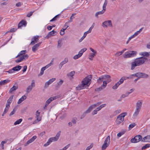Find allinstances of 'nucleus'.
<instances>
[{"label":"nucleus","mask_w":150,"mask_h":150,"mask_svg":"<svg viewBox=\"0 0 150 150\" xmlns=\"http://www.w3.org/2000/svg\"><path fill=\"white\" fill-rule=\"evenodd\" d=\"M142 136L140 135H137L135 136L134 138L131 139L130 141L132 143H137L139 142L140 141H142Z\"/></svg>","instance_id":"423d86ee"},{"label":"nucleus","mask_w":150,"mask_h":150,"mask_svg":"<svg viewBox=\"0 0 150 150\" xmlns=\"http://www.w3.org/2000/svg\"><path fill=\"white\" fill-rule=\"evenodd\" d=\"M107 83H106V81H103V84L102 85V86H103V88H105L107 85Z\"/></svg>","instance_id":"6e6d98bb"},{"label":"nucleus","mask_w":150,"mask_h":150,"mask_svg":"<svg viewBox=\"0 0 150 150\" xmlns=\"http://www.w3.org/2000/svg\"><path fill=\"white\" fill-rule=\"evenodd\" d=\"M26 97L24 95L22 96L18 100V104H19L21 103L22 101L26 99Z\"/></svg>","instance_id":"6ab92c4d"},{"label":"nucleus","mask_w":150,"mask_h":150,"mask_svg":"<svg viewBox=\"0 0 150 150\" xmlns=\"http://www.w3.org/2000/svg\"><path fill=\"white\" fill-rule=\"evenodd\" d=\"M55 79H56L55 78H53L50 79L47 82H46L45 84V86L44 87L45 88H47L48 86L49 85L52 83L54 81H55Z\"/></svg>","instance_id":"4468645a"},{"label":"nucleus","mask_w":150,"mask_h":150,"mask_svg":"<svg viewBox=\"0 0 150 150\" xmlns=\"http://www.w3.org/2000/svg\"><path fill=\"white\" fill-rule=\"evenodd\" d=\"M13 96L12 95L7 100V102L9 103H11L12 101V100L13 98Z\"/></svg>","instance_id":"4c0bfd02"},{"label":"nucleus","mask_w":150,"mask_h":150,"mask_svg":"<svg viewBox=\"0 0 150 150\" xmlns=\"http://www.w3.org/2000/svg\"><path fill=\"white\" fill-rule=\"evenodd\" d=\"M77 119L76 118H74L72 119L71 121L74 124H75L76 122Z\"/></svg>","instance_id":"e2e57ef3"},{"label":"nucleus","mask_w":150,"mask_h":150,"mask_svg":"<svg viewBox=\"0 0 150 150\" xmlns=\"http://www.w3.org/2000/svg\"><path fill=\"white\" fill-rule=\"evenodd\" d=\"M140 110L135 109L133 115V118H136L138 115Z\"/></svg>","instance_id":"aec40b11"},{"label":"nucleus","mask_w":150,"mask_h":150,"mask_svg":"<svg viewBox=\"0 0 150 150\" xmlns=\"http://www.w3.org/2000/svg\"><path fill=\"white\" fill-rule=\"evenodd\" d=\"M59 97V96H57L52 97L49 98L46 102L45 103V107H46L51 102L58 98Z\"/></svg>","instance_id":"0eeeda50"},{"label":"nucleus","mask_w":150,"mask_h":150,"mask_svg":"<svg viewBox=\"0 0 150 150\" xmlns=\"http://www.w3.org/2000/svg\"><path fill=\"white\" fill-rule=\"evenodd\" d=\"M16 111V109H13V111L12 112H11L10 113V114L9 115L10 116H11L12 115H13L15 113Z\"/></svg>","instance_id":"8fccbe9b"},{"label":"nucleus","mask_w":150,"mask_h":150,"mask_svg":"<svg viewBox=\"0 0 150 150\" xmlns=\"http://www.w3.org/2000/svg\"><path fill=\"white\" fill-rule=\"evenodd\" d=\"M21 66L19 65H17L13 68V70L14 71H17L20 70L21 68Z\"/></svg>","instance_id":"393cba45"},{"label":"nucleus","mask_w":150,"mask_h":150,"mask_svg":"<svg viewBox=\"0 0 150 150\" xmlns=\"http://www.w3.org/2000/svg\"><path fill=\"white\" fill-rule=\"evenodd\" d=\"M39 40V36H35L33 37L31 39V42L30 43L31 45H34L37 43Z\"/></svg>","instance_id":"f8f14e48"},{"label":"nucleus","mask_w":150,"mask_h":150,"mask_svg":"<svg viewBox=\"0 0 150 150\" xmlns=\"http://www.w3.org/2000/svg\"><path fill=\"white\" fill-rule=\"evenodd\" d=\"M86 35L85 34H84V33L83 36L79 40V42H81L83 40V39L86 37Z\"/></svg>","instance_id":"de8ad7c7"},{"label":"nucleus","mask_w":150,"mask_h":150,"mask_svg":"<svg viewBox=\"0 0 150 150\" xmlns=\"http://www.w3.org/2000/svg\"><path fill=\"white\" fill-rule=\"evenodd\" d=\"M53 60H52L51 61V62L48 64L47 65V66L48 67H49L51 65H52L53 64Z\"/></svg>","instance_id":"bf43d9fd"},{"label":"nucleus","mask_w":150,"mask_h":150,"mask_svg":"<svg viewBox=\"0 0 150 150\" xmlns=\"http://www.w3.org/2000/svg\"><path fill=\"white\" fill-rule=\"evenodd\" d=\"M142 142H150V135H147L142 138Z\"/></svg>","instance_id":"dca6fc26"},{"label":"nucleus","mask_w":150,"mask_h":150,"mask_svg":"<svg viewBox=\"0 0 150 150\" xmlns=\"http://www.w3.org/2000/svg\"><path fill=\"white\" fill-rule=\"evenodd\" d=\"M63 81L62 80H60V81L57 83V87H59L63 83Z\"/></svg>","instance_id":"37998d69"},{"label":"nucleus","mask_w":150,"mask_h":150,"mask_svg":"<svg viewBox=\"0 0 150 150\" xmlns=\"http://www.w3.org/2000/svg\"><path fill=\"white\" fill-rule=\"evenodd\" d=\"M121 111V110L120 109H118L116 110L115 112V113L116 114H118V113H120Z\"/></svg>","instance_id":"69168bd1"},{"label":"nucleus","mask_w":150,"mask_h":150,"mask_svg":"<svg viewBox=\"0 0 150 150\" xmlns=\"http://www.w3.org/2000/svg\"><path fill=\"white\" fill-rule=\"evenodd\" d=\"M103 76L100 77L97 80V82L98 83H101L104 80H105Z\"/></svg>","instance_id":"c85d7f7f"},{"label":"nucleus","mask_w":150,"mask_h":150,"mask_svg":"<svg viewBox=\"0 0 150 150\" xmlns=\"http://www.w3.org/2000/svg\"><path fill=\"white\" fill-rule=\"evenodd\" d=\"M135 126V123H133L129 125V129H130L131 128H133Z\"/></svg>","instance_id":"603ef678"},{"label":"nucleus","mask_w":150,"mask_h":150,"mask_svg":"<svg viewBox=\"0 0 150 150\" xmlns=\"http://www.w3.org/2000/svg\"><path fill=\"white\" fill-rule=\"evenodd\" d=\"M125 132V131H123L120 132L117 134V136L118 137H120Z\"/></svg>","instance_id":"c03bdc74"},{"label":"nucleus","mask_w":150,"mask_h":150,"mask_svg":"<svg viewBox=\"0 0 150 150\" xmlns=\"http://www.w3.org/2000/svg\"><path fill=\"white\" fill-rule=\"evenodd\" d=\"M18 88V87L17 86H14L12 87L9 90V93H12L13 91H14L17 89Z\"/></svg>","instance_id":"a878e982"},{"label":"nucleus","mask_w":150,"mask_h":150,"mask_svg":"<svg viewBox=\"0 0 150 150\" xmlns=\"http://www.w3.org/2000/svg\"><path fill=\"white\" fill-rule=\"evenodd\" d=\"M56 33L54 30H53L52 31L50 32L47 35L46 38H48L50 37L51 36L53 35L54 34Z\"/></svg>","instance_id":"4be33fe9"},{"label":"nucleus","mask_w":150,"mask_h":150,"mask_svg":"<svg viewBox=\"0 0 150 150\" xmlns=\"http://www.w3.org/2000/svg\"><path fill=\"white\" fill-rule=\"evenodd\" d=\"M137 54V52L135 51L127 52L125 53L124 57L125 58L132 57L135 56Z\"/></svg>","instance_id":"20e7f679"},{"label":"nucleus","mask_w":150,"mask_h":150,"mask_svg":"<svg viewBox=\"0 0 150 150\" xmlns=\"http://www.w3.org/2000/svg\"><path fill=\"white\" fill-rule=\"evenodd\" d=\"M26 24L27 23L26 21L23 20H22L18 24V28H21L23 25L25 26Z\"/></svg>","instance_id":"f3484780"},{"label":"nucleus","mask_w":150,"mask_h":150,"mask_svg":"<svg viewBox=\"0 0 150 150\" xmlns=\"http://www.w3.org/2000/svg\"><path fill=\"white\" fill-rule=\"evenodd\" d=\"M94 108L91 105L90 106L88 109L85 112V113H89Z\"/></svg>","instance_id":"7c9ffc66"},{"label":"nucleus","mask_w":150,"mask_h":150,"mask_svg":"<svg viewBox=\"0 0 150 150\" xmlns=\"http://www.w3.org/2000/svg\"><path fill=\"white\" fill-rule=\"evenodd\" d=\"M34 12L33 11H30L29 13H28L27 15V17H30L33 14V13Z\"/></svg>","instance_id":"09e8293b"},{"label":"nucleus","mask_w":150,"mask_h":150,"mask_svg":"<svg viewBox=\"0 0 150 150\" xmlns=\"http://www.w3.org/2000/svg\"><path fill=\"white\" fill-rule=\"evenodd\" d=\"M10 103H9L7 102L6 103V108H7L8 109L9 107L10 106Z\"/></svg>","instance_id":"338daca9"},{"label":"nucleus","mask_w":150,"mask_h":150,"mask_svg":"<svg viewBox=\"0 0 150 150\" xmlns=\"http://www.w3.org/2000/svg\"><path fill=\"white\" fill-rule=\"evenodd\" d=\"M51 143V142L49 140V139L47 142L46 143L44 144L43 146L45 147H46L49 145Z\"/></svg>","instance_id":"3c124183"},{"label":"nucleus","mask_w":150,"mask_h":150,"mask_svg":"<svg viewBox=\"0 0 150 150\" xmlns=\"http://www.w3.org/2000/svg\"><path fill=\"white\" fill-rule=\"evenodd\" d=\"M124 81V80L122 77L120 79V81L118 82L120 84H122V83H123Z\"/></svg>","instance_id":"0e129e2a"},{"label":"nucleus","mask_w":150,"mask_h":150,"mask_svg":"<svg viewBox=\"0 0 150 150\" xmlns=\"http://www.w3.org/2000/svg\"><path fill=\"white\" fill-rule=\"evenodd\" d=\"M107 25L110 27H112L111 21H106L102 23V26L104 27L107 28Z\"/></svg>","instance_id":"1a4fd4ad"},{"label":"nucleus","mask_w":150,"mask_h":150,"mask_svg":"<svg viewBox=\"0 0 150 150\" xmlns=\"http://www.w3.org/2000/svg\"><path fill=\"white\" fill-rule=\"evenodd\" d=\"M10 81V80L6 79L0 81V85H3L6 84Z\"/></svg>","instance_id":"bb28decb"},{"label":"nucleus","mask_w":150,"mask_h":150,"mask_svg":"<svg viewBox=\"0 0 150 150\" xmlns=\"http://www.w3.org/2000/svg\"><path fill=\"white\" fill-rule=\"evenodd\" d=\"M59 15H58L56 16L54 18H53L50 21V22H52L55 21H56L57 19V18H58L59 16Z\"/></svg>","instance_id":"79ce46f5"},{"label":"nucleus","mask_w":150,"mask_h":150,"mask_svg":"<svg viewBox=\"0 0 150 150\" xmlns=\"http://www.w3.org/2000/svg\"><path fill=\"white\" fill-rule=\"evenodd\" d=\"M22 119H20L16 121L14 124V125H18L20 124L22 121Z\"/></svg>","instance_id":"72a5a7b5"},{"label":"nucleus","mask_w":150,"mask_h":150,"mask_svg":"<svg viewBox=\"0 0 150 150\" xmlns=\"http://www.w3.org/2000/svg\"><path fill=\"white\" fill-rule=\"evenodd\" d=\"M120 85L119 83L117 82L115 84V85L112 87V88L113 89H116Z\"/></svg>","instance_id":"f704fd0d"},{"label":"nucleus","mask_w":150,"mask_h":150,"mask_svg":"<svg viewBox=\"0 0 150 150\" xmlns=\"http://www.w3.org/2000/svg\"><path fill=\"white\" fill-rule=\"evenodd\" d=\"M101 103V102H99L97 103H96L95 104L92 105V106L93 108H95L96 107L99 105Z\"/></svg>","instance_id":"a19ab883"},{"label":"nucleus","mask_w":150,"mask_h":150,"mask_svg":"<svg viewBox=\"0 0 150 150\" xmlns=\"http://www.w3.org/2000/svg\"><path fill=\"white\" fill-rule=\"evenodd\" d=\"M31 86L32 87H33L35 86V81L34 80H33L32 81V82L31 83V85L30 86Z\"/></svg>","instance_id":"4d7b16f0"},{"label":"nucleus","mask_w":150,"mask_h":150,"mask_svg":"<svg viewBox=\"0 0 150 150\" xmlns=\"http://www.w3.org/2000/svg\"><path fill=\"white\" fill-rule=\"evenodd\" d=\"M149 77V76L147 74L141 72V78L146 79Z\"/></svg>","instance_id":"cd10ccee"},{"label":"nucleus","mask_w":150,"mask_h":150,"mask_svg":"<svg viewBox=\"0 0 150 150\" xmlns=\"http://www.w3.org/2000/svg\"><path fill=\"white\" fill-rule=\"evenodd\" d=\"M142 104V101L141 100H138L136 104V109L140 110Z\"/></svg>","instance_id":"9b49d317"},{"label":"nucleus","mask_w":150,"mask_h":150,"mask_svg":"<svg viewBox=\"0 0 150 150\" xmlns=\"http://www.w3.org/2000/svg\"><path fill=\"white\" fill-rule=\"evenodd\" d=\"M61 134V131H59L56 134V136L54 137H52L50 138L49 139L50 142L57 141L59 139Z\"/></svg>","instance_id":"6e6552de"},{"label":"nucleus","mask_w":150,"mask_h":150,"mask_svg":"<svg viewBox=\"0 0 150 150\" xmlns=\"http://www.w3.org/2000/svg\"><path fill=\"white\" fill-rule=\"evenodd\" d=\"M41 43V42H40L34 45L32 47V50L33 51L35 52L38 49Z\"/></svg>","instance_id":"2eb2a0df"},{"label":"nucleus","mask_w":150,"mask_h":150,"mask_svg":"<svg viewBox=\"0 0 150 150\" xmlns=\"http://www.w3.org/2000/svg\"><path fill=\"white\" fill-rule=\"evenodd\" d=\"M139 55L144 57H149V54L146 52H141L139 53Z\"/></svg>","instance_id":"412c9836"},{"label":"nucleus","mask_w":150,"mask_h":150,"mask_svg":"<svg viewBox=\"0 0 150 150\" xmlns=\"http://www.w3.org/2000/svg\"><path fill=\"white\" fill-rule=\"evenodd\" d=\"M108 3V1L107 0H105L104 3L103 4V9L105 11L106 10V7L107 6V4Z\"/></svg>","instance_id":"2f4dec72"},{"label":"nucleus","mask_w":150,"mask_h":150,"mask_svg":"<svg viewBox=\"0 0 150 150\" xmlns=\"http://www.w3.org/2000/svg\"><path fill=\"white\" fill-rule=\"evenodd\" d=\"M68 61V59L67 57H66L64 58V60L60 62V65H63L64 64L67 63Z\"/></svg>","instance_id":"c756f323"},{"label":"nucleus","mask_w":150,"mask_h":150,"mask_svg":"<svg viewBox=\"0 0 150 150\" xmlns=\"http://www.w3.org/2000/svg\"><path fill=\"white\" fill-rule=\"evenodd\" d=\"M97 113V110L95 109V110H94L93 111V112H92V115H94L95 114H96Z\"/></svg>","instance_id":"774afa93"},{"label":"nucleus","mask_w":150,"mask_h":150,"mask_svg":"<svg viewBox=\"0 0 150 150\" xmlns=\"http://www.w3.org/2000/svg\"><path fill=\"white\" fill-rule=\"evenodd\" d=\"M105 10H104L103 9L101 11H99L96 12L95 14V16L97 18H98V15H102L104 13L105 11Z\"/></svg>","instance_id":"5701e85b"},{"label":"nucleus","mask_w":150,"mask_h":150,"mask_svg":"<svg viewBox=\"0 0 150 150\" xmlns=\"http://www.w3.org/2000/svg\"><path fill=\"white\" fill-rule=\"evenodd\" d=\"M8 140H5L4 141H3L1 142V144L2 146H3L4 144H6Z\"/></svg>","instance_id":"13d9d810"},{"label":"nucleus","mask_w":150,"mask_h":150,"mask_svg":"<svg viewBox=\"0 0 150 150\" xmlns=\"http://www.w3.org/2000/svg\"><path fill=\"white\" fill-rule=\"evenodd\" d=\"M81 57V55L78 54L74 56L73 57V58L74 59H76L79 58Z\"/></svg>","instance_id":"a18cd8bd"},{"label":"nucleus","mask_w":150,"mask_h":150,"mask_svg":"<svg viewBox=\"0 0 150 150\" xmlns=\"http://www.w3.org/2000/svg\"><path fill=\"white\" fill-rule=\"evenodd\" d=\"M137 78L140 79L141 78V72L137 73Z\"/></svg>","instance_id":"680f3d73"},{"label":"nucleus","mask_w":150,"mask_h":150,"mask_svg":"<svg viewBox=\"0 0 150 150\" xmlns=\"http://www.w3.org/2000/svg\"><path fill=\"white\" fill-rule=\"evenodd\" d=\"M96 54V53H91L90 54L89 56L91 57V58H93L95 56Z\"/></svg>","instance_id":"5fc2aeb1"},{"label":"nucleus","mask_w":150,"mask_h":150,"mask_svg":"<svg viewBox=\"0 0 150 150\" xmlns=\"http://www.w3.org/2000/svg\"><path fill=\"white\" fill-rule=\"evenodd\" d=\"M75 73V72L74 71H72L71 72H70L67 74V76L69 77L70 78H73V76L74 75Z\"/></svg>","instance_id":"b1692460"},{"label":"nucleus","mask_w":150,"mask_h":150,"mask_svg":"<svg viewBox=\"0 0 150 150\" xmlns=\"http://www.w3.org/2000/svg\"><path fill=\"white\" fill-rule=\"evenodd\" d=\"M37 138V137L36 136H33L32 138L27 141V142L25 144L24 146H27L29 144L33 142Z\"/></svg>","instance_id":"ddd939ff"},{"label":"nucleus","mask_w":150,"mask_h":150,"mask_svg":"<svg viewBox=\"0 0 150 150\" xmlns=\"http://www.w3.org/2000/svg\"><path fill=\"white\" fill-rule=\"evenodd\" d=\"M64 30L63 28H62V29L61 30L60 32V35H63L64 34Z\"/></svg>","instance_id":"864d4df0"},{"label":"nucleus","mask_w":150,"mask_h":150,"mask_svg":"<svg viewBox=\"0 0 150 150\" xmlns=\"http://www.w3.org/2000/svg\"><path fill=\"white\" fill-rule=\"evenodd\" d=\"M28 57V56L27 54H24L22 56L18 58L17 59H16L15 62L16 63H18L24 60H25L27 59Z\"/></svg>","instance_id":"9d476101"},{"label":"nucleus","mask_w":150,"mask_h":150,"mask_svg":"<svg viewBox=\"0 0 150 150\" xmlns=\"http://www.w3.org/2000/svg\"><path fill=\"white\" fill-rule=\"evenodd\" d=\"M39 111L38 110H37L35 113V117L38 120H41V118L40 116V112H39Z\"/></svg>","instance_id":"a211bd4d"},{"label":"nucleus","mask_w":150,"mask_h":150,"mask_svg":"<svg viewBox=\"0 0 150 150\" xmlns=\"http://www.w3.org/2000/svg\"><path fill=\"white\" fill-rule=\"evenodd\" d=\"M103 86H102V85L101 87H100L99 88H97L96 89L95 91H101L102 90H103Z\"/></svg>","instance_id":"49530a36"},{"label":"nucleus","mask_w":150,"mask_h":150,"mask_svg":"<svg viewBox=\"0 0 150 150\" xmlns=\"http://www.w3.org/2000/svg\"><path fill=\"white\" fill-rule=\"evenodd\" d=\"M103 76H104L103 77H104L105 80L106 79H107L108 80H109L108 82H109L110 81H111L110 79V80L109 79H110V75H105Z\"/></svg>","instance_id":"ea45409f"},{"label":"nucleus","mask_w":150,"mask_h":150,"mask_svg":"<svg viewBox=\"0 0 150 150\" xmlns=\"http://www.w3.org/2000/svg\"><path fill=\"white\" fill-rule=\"evenodd\" d=\"M33 87H31V86H29L27 88L26 90V92L27 93H28L30 92L31 90H32Z\"/></svg>","instance_id":"c9c22d12"},{"label":"nucleus","mask_w":150,"mask_h":150,"mask_svg":"<svg viewBox=\"0 0 150 150\" xmlns=\"http://www.w3.org/2000/svg\"><path fill=\"white\" fill-rule=\"evenodd\" d=\"M150 147V144H147L143 146L142 148V150H143L146 149L147 148Z\"/></svg>","instance_id":"58836bf2"},{"label":"nucleus","mask_w":150,"mask_h":150,"mask_svg":"<svg viewBox=\"0 0 150 150\" xmlns=\"http://www.w3.org/2000/svg\"><path fill=\"white\" fill-rule=\"evenodd\" d=\"M45 70V69L43 67H42L41 69V71L40 74H38V76H41L44 73V71Z\"/></svg>","instance_id":"e433bc0d"},{"label":"nucleus","mask_w":150,"mask_h":150,"mask_svg":"<svg viewBox=\"0 0 150 150\" xmlns=\"http://www.w3.org/2000/svg\"><path fill=\"white\" fill-rule=\"evenodd\" d=\"M110 142V137L108 136L104 141V143L101 147L102 150H104L109 146Z\"/></svg>","instance_id":"39448f33"},{"label":"nucleus","mask_w":150,"mask_h":150,"mask_svg":"<svg viewBox=\"0 0 150 150\" xmlns=\"http://www.w3.org/2000/svg\"><path fill=\"white\" fill-rule=\"evenodd\" d=\"M26 51V50H22L21 51V52L18 54L16 57H19L20 56L22 55L23 54H25Z\"/></svg>","instance_id":"473e14b6"},{"label":"nucleus","mask_w":150,"mask_h":150,"mask_svg":"<svg viewBox=\"0 0 150 150\" xmlns=\"http://www.w3.org/2000/svg\"><path fill=\"white\" fill-rule=\"evenodd\" d=\"M127 115V113L124 112L119 115L116 119V124L118 125L123 122L124 120V117L126 115Z\"/></svg>","instance_id":"7ed1b4c3"},{"label":"nucleus","mask_w":150,"mask_h":150,"mask_svg":"<svg viewBox=\"0 0 150 150\" xmlns=\"http://www.w3.org/2000/svg\"><path fill=\"white\" fill-rule=\"evenodd\" d=\"M8 109L7 108H5L4 111L2 114V116H4V114H5L7 112V111H8Z\"/></svg>","instance_id":"052dcab7"},{"label":"nucleus","mask_w":150,"mask_h":150,"mask_svg":"<svg viewBox=\"0 0 150 150\" xmlns=\"http://www.w3.org/2000/svg\"><path fill=\"white\" fill-rule=\"evenodd\" d=\"M147 60V58L144 57H141L136 59L131 63V69L133 70L136 67L143 64Z\"/></svg>","instance_id":"f03ea898"},{"label":"nucleus","mask_w":150,"mask_h":150,"mask_svg":"<svg viewBox=\"0 0 150 150\" xmlns=\"http://www.w3.org/2000/svg\"><path fill=\"white\" fill-rule=\"evenodd\" d=\"M92 76H88L84 78L81 81V84L79 85L76 88L77 90H80L88 86L90 84Z\"/></svg>","instance_id":"f257e3e1"}]
</instances>
